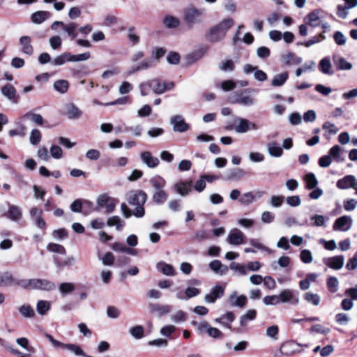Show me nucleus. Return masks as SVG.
<instances>
[{
  "instance_id": "nucleus-1",
  "label": "nucleus",
  "mask_w": 357,
  "mask_h": 357,
  "mask_svg": "<svg viewBox=\"0 0 357 357\" xmlns=\"http://www.w3.org/2000/svg\"><path fill=\"white\" fill-rule=\"evenodd\" d=\"M153 187L152 199L157 204H164L168 199V195L164 190L166 185L165 180L160 176L153 177L149 181Z\"/></svg>"
},
{
  "instance_id": "nucleus-2",
  "label": "nucleus",
  "mask_w": 357,
  "mask_h": 357,
  "mask_svg": "<svg viewBox=\"0 0 357 357\" xmlns=\"http://www.w3.org/2000/svg\"><path fill=\"white\" fill-rule=\"evenodd\" d=\"M234 22L231 18L223 20L221 22L212 27L207 34V39L210 42L216 43L222 40L227 31L234 25Z\"/></svg>"
},
{
  "instance_id": "nucleus-3",
  "label": "nucleus",
  "mask_w": 357,
  "mask_h": 357,
  "mask_svg": "<svg viewBox=\"0 0 357 357\" xmlns=\"http://www.w3.org/2000/svg\"><path fill=\"white\" fill-rule=\"evenodd\" d=\"M146 200V194L142 190L130 192L128 202L130 205L135 206L132 214L137 218H142L144 215V208L143 205Z\"/></svg>"
},
{
  "instance_id": "nucleus-4",
  "label": "nucleus",
  "mask_w": 357,
  "mask_h": 357,
  "mask_svg": "<svg viewBox=\"0 0 357 357\" xmlns=\"http://www.w3.org/2000/svg\"><path fill=\"white\" fill-rule=\"evenodd\" d=\"M227 130H234L238 133H245L252 129L256 130V125L245 119L238 116H234L232 122H229L225 126Z\"/></svg>"
},
{
  "instance_id": "nucleus-5",
  "label": "nucleus",
  "mask_w": 357,
  "mask_h": 357,
  "mask_svg": "<svg viewBox=\"0 0 357 357\" xmlns=\"http://www.w3.org/2000/svg\"><path fill=\"white\" fill-rule=\"evenodd\" d=\"M204 9H197L195 6H189L183 10V20L189 27L202 22Z\"/></svg>"
},
{
  "instance_id": "nucleus-6",
  "label": "nucleus",
  "mask_w": 357,
  "mask_h": 357,
  "mask_svg": "<svg viewBox=\"0 0 357 357\" xmlns=\"http://www.w3.org/2000/svg\"><path fill=\"white\" fill-rule=\"evenodd\" d=\"M45 337L50 341L52 345L56 349H61L63 350H68L74 353L77 356H86V354L83 351L82 348L75 344H65L60 341L55 340L51 335L45 333Z\"/></svg>"
},
{
  "instance_id": "nucleus-7",
  "label": "nucleus",
  "mask_w": 357,
  "mask_h": 357,
  "mask_svg": "<svg viewBox=\"0 0 357 357\" xmlns=\"http://www.w3.org/2000/svg\"><path fill=\"white\" fill-rule=\"evenodd\" d=\"M250 92H257V90L248 89L235 92L232 102L238 103L246 107L253 105L255 103V98L250 94Z\"/></svg>"
},
{
  "instance_id": "nucleus-8",
  "label": "nucleus",
  "mask_w": 357,
  "mask_h": 357,
  "mask_svg": "<svg viewBox=\"0 0 357 357\" xmlns=\"http://www.w3.org/2000/svg\"><path fill=\"white\" fill-rule=\"evenodd\" d=\"M119 201L114 198L108 196L107 194L100 195L97 198V206L95 211H98L100 208H105V213H112Z\"/></svg>"
},
{
  "instance_id": "nucleus-9",
  "label": "nucleus",
  "mask_w": 357,
  "mask_h": 357,
  "mask_svg": "<svg viewBox=\"0 0 357 357\" xmlns=\"http://www.w3.org/2000/svg\"><path fill=\"white\" fill-rule=\"evenodd\" d=\"M281 303H289L296 305L300 302L299 292L294 289H286L280 294Z\"/></svg>"
},
{
  "instance_id": "nucleus-10",
  "label": "nucleus",
  "mask_w": 357,
  "mask_h": 357,
  "mask_svg": "<svg viewBox=\"0 0 357 357\" xmlns=\"http://www.w3.org/2000/svg\"><path fill=\"white\" fill-rule=\"evenodd\" d=\"M265 192L261 190H254L244 193L239 198V203L242 205L248 206L257 199L261 198Z\"/></svg>"
},
{
  "instance_id": "nucleus-11",
  "label": "nucleus",
  "mask_w": 357,
  "mask_h": 357,
  "mask_svg": "<svg viewBox=\"0 0 357 357\" xmlns=\"http://www.w3.org/2000/svg\"><path fill=\"white\" fill-rule=\"evenodd\" d=\"M245 236L238 229H232L227 236V242L233 245H238L245 243Z\"/></svg>"
},
{
  "instance_id": "nucleus-12",
  "label": "nucleus",
  "mask_w": 357,
  "mask_h": 357,
  "mask_svg": "<svg viewBox=\"0 0 357 357\" xmlns=\"http://www.w3.org/2000/svg\"><path fill=\"white\" fill-rule=\"evenodd\" d=\"M56 289V284L46 279L33 278V289L50 291Z\"/></svg>"
},
{
  "instance_id": "nucleus-13",
  "label": "nucleus",
  "mask_w": 357,
  "mask_h": 357,
  "mask_svg": "<svg viewBox=\"0 0 357 357\" xmlns=\"http://www.w3.org/2000/svg\"><path fill=\"white\" fill-rule=\"evenodd\" d=\"M170 123L173 126V130L175 132H183L189 129V125L184 121L181 115H175L170 119Z\"/></svg>"
},
{
  "instance_id": "nucleus-14",
  "label": "nucleus",
  "mask_w": 357,
  "mask_h": 357,
  "mask_svg": "<svg viewBox=\"0 0 357 357\" xmlns=\"http://www.w3.org/2000/svg\"><path fill=\"white\" fill-rule=\"evenodd\" d=\"M323 262L325 265L335 270H340L342 268L344 262V257L343 255H338L331 257L323 259Z\"/></svg>"
},
{
  "instance_id": "nucleus-15",
  "label": "nucleus",
  "mask_w": 357,
  "mask_h": 357,
  "mask_svg": "<svg viewBox=\"0 0 357 357\" xmlns=\"http://www.w3.org/2000/svg\"><path fill=\"white\" fill-rule=\"evenodd\" d=\"M224 292V287L220 285H215L212 288L211 292L205 296L204 300L206 303H213L218 298L223 296Z\"/></svg>"
},
{
  "instance_id": "nucleus-16",
  "label": "nucleus",
  "mask_w": 357,
  "mask_h": 357,
  "mask_svg": "<svg viewBox=\"0 0 357 357\" xmlns=\"http://www.w3.org/2000/svg\"><path fill=\"white\" fill-rule=\"evenodd\" d=\"M339 189L345 190L350 188L356 190V178L353 175H347L342 178L338 180L336 183Z\"/></svg>"
},
{
  "instance_id": "nucleus-17",
  "label": "nucleus",
  "mask_w": 357,
  "mask_h": 357,
  "mask_svg": "<svg viewBox=\"0 0 357 357\" xmlns=\"http://www.w3.org/2000/svg\"><path fill=\"white\" fill-rule=\"evenodd\" d=\"M20 51L28 56L33 54V47L31 45V39L29 36H24L19 39Z\"/></svg>"
},
{
  "instance_id": "nucleus-18",
  "label": "nucleus",
  "mask_w": 357,
  "mask_h": 357,
  "mask_svg": "<svg viewBox=\"0 0 357 357\" xmlns=\"http://www.w3.org/2000/svg\"><path fill=\"white\" fill-rule=\"evenodd\" d=\"M351 224V218L349 216L344 215L335 220L333 227L334 230L347 231L350 229Z\"/></svg>"
},
{
  "instance_id": "nucleus-19",
  "label": "nucleus",
  "mask_w": 357,
  "mask_h": 357,
  "mask_svg": "<svg viewBox=\"0 0 357 357\" xmlns=\"http://www.w3.org/2000/svg\"><path fill=\"white\" fill-rule=\"evenodd\" d=\"M148 307L151 313H155L158 317H162L170 312L171 306L150 303Z\"/></svg>"
},
{
  "instance_id": "nucleus-20",
  "label": "nucleus",
  "mask_w": 357,
  "mask_h": 357,
  "mask_svg": "<svg viewBox=\"0 0 357 357\" xmlns=\"http://www.w3.org/2000/svg\"><path fill=\"white\" fill-rule=\"evenodd\" d=\"M2 94L13 103H17L19 101V96L16 93L15 87L9 84H6L1 88Z\"/></svg>"
},
{
  "instance_id": "nucleus-21",
  "label": "nucleus",
  "mask_w": 357,
  "mask_h": 357,
  "mask_svg": "<svg viewBox=\"0 0 357 357\" xmlns=\"http://www.w3.org/2000/svg\"><path fill=\"white\" fill-rule=\"evenodd\" d=\"M192 181H181L174 185L175 190L181 196L187 195L192 190Z\"/></svg>"
},
{
  "instance_id": "nucleus-22",
  "label": "nucleus",
  "mask_w": 357,
  "mask_h": 357,
  "mask_svg": "<svg viewBox=\"0 0 357 357\" xmlns=\"http://www.w3.org/2000/svg\"><path fill=\"white\" fill-rule=\"evenodd\" d=\"M228 301L231 307H238L241 308L246 305L248 299L245 295L237 296L236 292H233L229 296Z\"/></svg>"
},
{
  "instance_id": "nucleus-23",
  "label": "nucleus",
  "mask_w": 357,
  "mask_h": 357,
  "mask_svg": "<svg viewBox=\"0 0 357 357\" xmlns=\"http://www.w3.org/2000/svg\"><path fill=\"white\" fill-rule=\"evenodd\" d=\"M281 57L284 63L287 66L298 65L303 61L301 57L297 56L294 53L290 52L283 54Z\"/></svg>"
},
{
  "instance_id": "nucleus-24",
  "label": "nucleus",
  "mask_w": 357,
  "mask_h": 357,
  "mask_svg": "<svg viewBox=\"0 0 357 357\" xmlns=\"http://www.w3.org/2000/svg\"><path fill=\"white\" fill-rule=\"evenodd\" d=\"M66 114L70 119H79L82 114V111L73 103H68L66 105Z\"/></svg>"
},
{
  "instance_id": "nucleus-25",
  "label": "nucleus",
  "mask_w": 357,
  "mask_h": 357,
  "mask_svg": "<svg viewBox=\"0 0 357 357\" xmlns=\"http://www.w3.org/2000/svg\"><path fill=\"white\" fill-rule=\"evenodd\" d=\"M321 10L317 9L308 13L305 17V20H308L307 24L312 27L317 26L319 25V20L321 17Z\"/></svg>"
},
{
  "instance_id": "nucleus-26",
  "label": "nucleus",
  "mask_w": 357,
  "mask_h": 357,
  "mask_svg": "<svg viewBox=\"0 0 357 357\" xmlns=\"http://www.w3.org/2000/svg\"><path fill=\"white\" fill-rule=\"evenodd\" d=\"M208 266L211 270L221 275L227 274L229 270L226 265L222 264L220 261L217 259L211 261Z\"/></svg>"
},
{
  "instance_id": "nucleus-27",
  "label": "nucleus",
  "mask_w": 357,
  "mask_h": 357,
  "mask_svg": "<svg viewBox=\"0 0 357 357\" xmlns=\"http://www.w3.org/2000/svg\"><path fill=\"white\" fill-rule=\"evenodd\" d=\"M157 269L162 273L164 275L173 276L176 274L174 268L167 263L165 262H159L156 265Z\"/></svg>"
},
{
  "instance_id": "nucleus-28",
  "label": "nucleus",
  "mask_w": 357,
  "mask_h": 357,
  "mask_svg": "<svg viewBox=\"0 0 357 357\" xmlns=\"http://www.w3.org/2000/svg\"><path fill=\"white\" fill-rule=\"evenodd\" d=\"M14 277L13 274L8 271L0 273V287L13 286Z\"/></svg>"
},
{
  "instance_id": "nucleus-29",
  "label": "nucleus",
  "mask_w": 357,
  "mask_h": 357,
  "mask_svg": "<svg viewBox=\"0 0 357 357\" xmlns=\"http://www.w3.org/2000/svg\"><path fill=\"white\" fill-rule=\"evenodd\" d=\"M6 215L11 220L17 221L22 217L21 208L15 205H11L9 206Z\"/></svg>"
},
{
  "instance_id": "nucleus-30",
  "label": "nucleus",
  "mask_w": 357,
  "mask_h": 357,
  "mask_svg": "<svg viewBox=\"0 0 357 357\" xmlns=\"http://www.w3.org/2000/svg\"><path fill=\"white\" fill-rule=\"evenodd\" d=\"M53 88L57 92L64 94L69 89V82L66 79H58L54 82Z\"/></svg>"
},
{
  "instance_id": "nucleus-31",
  "label": "nucleus",
  "mask_w": 357,
  "mask_h": 357,
  "mask_svg": "<svg viewBox=\"0 0 357 357\" xmlns=\"http://www.w3.org/2000/svg\"><path fill=\"white\" fill-rule=\"evenodd\" d=\"M268 153L271 156H281L283 153L282 148L276 142H271L267 144Z\"/></svg>"
},
{
  "instance_id": "nucleus-32",
  "label": "nucleus",
  "mask_w": 357,
  "mask_h": 357,
  "mask_svg": "<svg viewBox=\"0 0 357 357\" xmlns=\"http://www.w3.org/2000/svg\"><path fill=\"white\" fill-rule=\"evenodd\" d=\"M51 308V302L45 300H40L36 304L37 312L43 316L45 315Z\"/></svg>"
},
{
  "instance_id": "nucleus-33",
  "label": "nucleus",
  "mask_w": 357,
  "mask_h": 357,
  "mask_svg": "<svg viewBox=\"0 0 357 357\" xmlns=\"http://www.w3.org/2000/svg\"><path fill=\"white\" fill-rule=\"evenodd\" d=\"M163 24L169 29H175L179 26L180 20L176 17L167 15L163 19Z\"/></svg>"
},
{
  "instance_id": "nucleus-34",
  "label": "nucleus",
  "mask_w": 357,
  "mask_h": 357,
  "mask_svg": "<svg viewBox=\"0 0 357 357\" xmlns=\"http://www.w3.org/2000/svg\"><path fill=\"white\" fill-rule=\"evenodd\" d=\"M331 63L328 57L322 59L319 63V70L326 75H332L333 73L331 71Z\"/></svg>"
},
{
  "instance_id": "nucleus-35",
  "label": "nucleus",
  "mask_w": 357,
  "mask_h": 357,
  "mask_svg": "<svg viewBox=\"0 0 357 357\" xmlns=\"http://www.w3.org/2000/svg\"><path fill=\"white\" fill-rule=\"evenodd\" d=\"M50 13L47 11H38L32 14L31 20L36 24H40L49 18Z\"/></svg>"
},
{
  "instance_id": "nucleus-36",
  "label": "nucleus",
  "mask_w": 357,
  "mask_h": 357,
  "mask_svg": "<svg viewBox=\"0 0 357 357\" xmlns=\"http://www.w3.org/2000/svg\"><path fill=\"white\" fill-rule=\"evenodd\" d=\"M107 225L109 227L115 226L118 231H121L123 228L125 222L119 216L114 215L107 219Z\"/></svg>"
},
{
  "instance_id": "nucleus-37",
  "label": "nucleus",
  "mask_w": 357,
  "mask_h": 357,
  "mask_svg": "<svg viewBox=\"0 0 357 357\" xmlns=\"http://www.w3.org/2000/svg\"><path fill=\"white\" fill-rule=\"evenodd\" d=\"M289 77L287 72H284L280 74L276 75L271 81V84L273 86H282Z\"/></svg>"
},
{
  "instance_id": "nucleus-38",
  "label": "nucleus",
  "mask_w": 357,
  "mask_h": 357,
  "mask_svg": "<svg viewBox=\"0 0 357 357\" xmlns=\"http://www.w3.org/2000/svg\"><path fill=\"white\" fill-rule=\"evenodd\" d=\"M62 28L68 33V35L72 38V39H74L77 36V33L76 32L77 24L76 23H63Z\"/></svg>"
},
{
  "instance_id": "nucleus-39",
  "label": "nucleus",
  "mask_w": 357,
  "mask_h": 357,
  "mask_svg": "<svg viewBox=\"0 0 357 357\" xmlns=\"http://www.w3.org/2000/svg\"><path fill=\"white\" fill-rule=\"evenodd\" d=\"M23 119H28L37 125H42L43 123V118L39 114H36L32 112H29L23 116Z\"/></svg>"
},
{
  "instance_id": "nucleus-40",
  "label": "nucleus",
  "mask_w": 357,
  "mask_h": 357,
  "mask_svg": "<svg viewBox=\"0 0 357 357\" xmlns=\"http://www.w3.org/2000/svg\"><path fill=\"white\" fill-rule=\"evenodd\" d=\"M303 298L309 303L317 306L320 303L321 298L317 294L311 291L305 293Z\"/></svg>"
},
{
  "instance_id": "nucleus-41",
  "label": "nucleus",
  "mask_w": 357,
  "mask_h": 357,
  "mask_svg": "<svg viewBox=\"0 0 357 357\" xmlns=\"http://www.w3.org/2000/svg\"><path fill=\"white\" fill-rule=\"evenodd\" d=\"M33 278L17 280L14 278L13 285H17L25 289H33Z\"/></svg>"
},
{
  "instance_id": "nucleus-42",
  "label": "nucleus",
  "mask_w": 357,
  "mask_h": 357,
  "mask_svg": "<svg viewBox=\"0 0 357 357\" xmlns=\"http://www.w3.org/2000/svg\"><path fill=\"white\" fill-rule=\"evenodd\" d=\"M139 91H140V94L142 96H148L150 93L151 90V89L153 90V82H152V79L147 80L146 82H144L141 83L139 85Z\"/></svg>"
},
{
  "instance_id": "nucleus-43",
  "label": "nucleus",
  "mask_w": 357,
  "mask_h": 357,
  "mask_svg": "<svg viewBox=\"0 0 357 357\" xmlns=\"http://www.w3.org/2000/svg\"><path fill=\"white\" fill-rule=\"evenodd\" d=\"M257 312L255 310H249L245 314L240 318V324L241 326L246 325L248 321L254 320L256 318Z\"/></svg>"
},
{
  "instance_id": "nucleus-44",
  "label": "nucleus",
  "mask_w": 357,
  "mask_h": 357,
  "mask_svg": "<svg viewBox=\"0 0 357 357\" xmlns=\"http://www.w3.org/2000/svg\"><path fill=\"white\" fill-rule=\"evenodd\" d=\"M66 61L70 62V52H64L59 56H57L52 61V63L54 66H61L63 65Z\"/></svg>"
},
{
  "instance_id": "nucleus-45",
  "label": "nucleus",
  "mask_w": 357,
  "mask_h": 357,
  "mask_svg": "<svg viewBox=\"0 0 357 357\" xmlns=\"http://www.w3.org/2000/svg\"><path fill=\"white\" fill-rule=\"evenodd\" d=\"M151 66H152V62L151 60H145L143 62H142L136 66H133L130 68L129 74H132L135 72H137V71H140V70H146V69L151 68Z\"/></svg>"
},
{
  "instance_id": "nucleus-46",
  "label": "nucleus",
  "mask_w": 357,
  "mask_h": 357,
  "mask_svg": "<svg viewBox=\"0 0 357 357\" xmlns=\"http://www.w3.org/2000/svg\"><path fill=\"white\" fill-rule=\"evenodd\" d=\"M335 64L338 70H351L352 64L346 61L343 57H340L337 60H334Z\"/></svg>"
},
{
  "instance_id": "nucleus-47",
  "label": "nucleus",
  "mask_w": 357,
  "mask_h": 357,
  "mask_svg": "<svg viewBox=\"0 0 357 357\" xmlns=\"http://www.w3.org/2000/svg\"><path fill=\"white\" fill-rule=\"evenodd\" d=\"M153 82V91L155 94H162L165 93L164 82L160 79L155 78L152 79Z\"/></svg>"
},
{
  "instance_id": "nucleus-48",
  "label": "nucleus",
  "mask_w": 357,
  "mask_h": 357,
  "mask_svg": "<svg viewBox=\"0 0 357 357\" xmlns=\"http://www.w3.org/2000/svg\"><path fill=\"white\" fill-rule=\"evenodd\" d=\"M305 181L306 183V188L311 190L314 188L317 185V180L312 173H308L305 176Z\"/></svg>"
},
{
  "instance_id": "nucleus-49",
  "label": "nucleus",
  "mask_w": 357,
  "mask_h": 357,
  "mask_svg": "<svg viewBox=\"0 0 357 357\" xmlns=\"http://www.w3.org/2000/svg\"><path fill=\"white\" fill-rule=\"evenodd\" d=\"M234 62L231 59L222 61L219 63V68L225 72H231L234 70Z\"/></svg>"
},
{
  "instance_id": "nucleus-50",
  "label": "nucleus",
  "mask_w": 357,
  "mask_h": 357,
  "mask_svg": "<svg viewBox=\"0 0 357 357\" xmlns=\"http://www.w3.org/2000/svg\"><path fill=\"white\" fill-rule=\"evenodd\" d=\"M20 314L26 318L33 317L35 312L33 309L30 305H23L19 308Z\"/></svg>"
},
{
  "instance_id": "nucleus-51",
  "label": "nucleus",
  "mask_w": 357,
  "mask_h": 357,
  "mask_svg": "<svg viewBox=\"0 0 357 357\" xmlns=\"http://www.w3.org/2000/svg\"><path fill=\"white\" fill-rule=\"evenodd\" d=\"M263 302L266 305H276L281 303V299L280 295L266 296L263 299Z\"/></svg>"
},
{
  "instance_id": "nucleus-52",
  "label": "nucleus",
  "mask_w": 357,
  "mask_h": 357,
  "mask_svg": "<svg viewBox=\"0 0 357 357\" xmlns=\"http://www.w3.org/2000/svg\"><path fill=\"white\" fill-rule=\"evenodd\" d=\"M59 291L61 294H68L75 290V285L71 282H63L59 284Z\"/></svg>"
},
{
  "instance_id": "nucleus-53",
  "label": "nucleus",
  "mask_w": 357,
  "mask_h": 357,
  "mask_svg": "<svg viewBox=\"0 0 357 357\" xmlns=\"http://www.w3.org/2000/svg\"><path fill=\"white\" fill-rule=\"evenodd\" d=\"M338 284L339 282L336 277L331 276L328 278L327 280V287L331 292H336L337 291Z\"/></svg>"
},
{
  "instance_id": "nucleus-54",
  "label": "nucleus",
  "mask_w": 357,
  "mask_h": 357,
  "mask_svg": "<svg viewBox=\"0 0 357 357\" xmlns=\"http://www.w3.org/2000/svg\"><path fill=\"white\" fill-rule=\"evenodd\" d=\"M229 268L231 270L237 271L240 275H246L248 274L247 268L243 264L236 262H231L229 265Z\"/></svg>"
},
{
  "instance_id": "nucleus-55",
  "label": "nucleus",
  "mask_w": 357,
  "mask_h": 357,
  "mask_svg": "<svg viewBox=\"0 0 357 357\" xmlns=\"http://www.w3.org/2000/svg\"><path fill=\"white\" fill-rule=\"evenodd\" d=\"M144 328L142 326H135L130 330L131 335L136 339H141L144 337Z\"/></svg>"
},
{
  "instance_id": "nucleus-56",
  "label": "nucleus",
  "mask_w": 357,
  "mask_h": 357,
  "mask_svg": "<svg viewBox=\"0 0 357 357\" xmlns=\"http://www.w3.org/2000/svg\"><path fill=\"white\" fill-rule=\"evenodd\" d=\"M47 250L52 252H56L62 255L66 254V249L63 245L54 243H51L47 245Z\"/></svg>"
},
{
  "instance_id": "nucleus-57",
  "label": "nucleus",
  "mask_w": 357,
  "mask_h": 357,
  "mask_svg": "<svg viewBox=\"0 0 357 357\" xmlns=\"http://www.w3.org/2000/svg\"><path fill=\"white\" fill-rule=\"evenodd\" d=\"M333 39L337 45H344L347 42V37L340 31L334 33Z\"/></svg>"
},
{
  "instance_id": "nucleus-58",
  "label": "nucleus",
  "mask_w": 357,
  "mask_h": 357,
  "mask_svg": "<svg viewBox=\"0 0 357 357\" xmlns=\"http://www.w3.org/2000/svg\"><path fill=\"white\" fill-rule=\"evenodd\" d=\"M91 56L89 52L73 55L70 54V62L83 61L89 59Z\"/></svg>"
},
{
  "instance_id": "nucleus-59",
  "label": "nucleus",
  "mask_w": 357,
  "mask_h": 357,
  "mask_svg": "<svg viewBox=\"0 0 357 357\" xmlns=\"http://www.w3.org/2000/svg\"><path fill=\"white\" fill-rule=\"evenodd\" d=\"M29 139L31 144H38L41 139L40 132L38 129H33L31 132Z\"/></svg>"
},
{
  "instance_id": "nucleus-60",
  "label": "nucleus",
  "mask_w": 357,
  "mask_h": 357,
  "mask_svg": "<svg viewBox=\"0 0 357 357\" xmlns=\"http://www.w3.org/2000/svg\"><path fill=\"white\" fill-rule=\"evenodd\" d=\"M300 257L303 263L309 264L312 261V253L309 250H303L301 252Z\"/></svg>"
},
{
  "instance_id": "nucleus-61",
  "label": "nucleus",
  "mask_w": 357,
  "mask_h": 357,
  "mask_svg": "<svg viewBox=\"0 0 357 357\" xmlns=\"http://www.w3.org/2000/svg\"><path fill=\"white\" fill-rule=\"evenodd\" d=\"M208 238V235L207 234L206 231L204 230H198L197 231L193 236V240L196 241L197 242H202L204 240H206Z\"/></svg>"
},
{
  "instance_id": "nucleus-62",
  "label": "nucleus",
  "mask_w": 357,
  "mask_h": 357,
  "mask_svg": "<svg viewBox=\"0 0 357 357\" xmlns=\"http://www.w3.org/2000/svg\"><path fill=\"white\" fill-rule=\"evenodd\" d=\"M62 40L60 36H55L50 38V44L53 50H58L61 47Z\"/></svg>"
},
{
  "instance_id": "nucleus-63",
  "label": "nucleus",
  "mask_w": 357,
  "mask_h": 357,
  "mask_svg": "<svg viewBox=\"0 0 357 357\" xmlns=\"http://www.w3.org/2000/svg\"><path fill=\"white\" fill-rule=\"evenodd\" d=\"M284 197L273 195L271 197V204L273 207H280L284 202Z\"/></svg>"
},
{
  "instance_id": "nucleus-64",
  "label": "nucleus",
  "mask_w": 357,
  "mask_h": 357,
  "mask_svg": "<svg viewBox=\"0 0 357 357\" xmlns=\"http://www.w3.org/2000/svg\"><path fill=\"white\" fill-rule=\"evenodd\" d=\"M346 268L348 270H354L357 268V252L352 258L349 259L346 264Z\"/></svg>"
}]
</instances>
